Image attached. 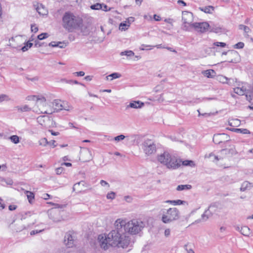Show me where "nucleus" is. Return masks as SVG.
I'll return each mask as SVG.
<instances>
[{
	"mask_svg": "<svg viewBox=\"0 0 253 253\" xmlns=\"http://www.w3.org/2000/svg\"><path fill=\"white\" fill-rule=\"evenodd\" d=\"M244 43L243 42H238L237 43L235 44L234 45V47L235 48H237V49L243 48L244 47Z\"/></svg>",
	"mask_w": 253,
	"mask_h": 253,
	"instance_id": "nucleus-50",
	"label": "nucleus"
},
{
	"mask_svg": "<svg viewBox=\"0 0 253 253\" xmlns=\"http://www.w3.org/2000/svg\"><path fill=\"white\" fill-rule=\"evenodd\" d=\"M180 217V212L176 208H170L162 213V221L165 223H169L178 220Z\"/></svg>",
	"mask_w": 253,
	"mask_h": 253,
	"instance_id": "nucleus-5",
	"label": "nucleus"
},
{
	"mask_svg": "<svg viewBox=\"0 0 253 253\" xmlns=\"http://www.w3.org/2000/svg\"><path fill=\"white\" fill-rule=\"evenodd\" d=\"M237 153V152L234 147L231 148L230 149H223L221 150L219 152V154L222 155L223 158L225 156H233Z\"/></svg>",
	"mask_w": 253,
	"mask_h": 253,
	"instance_id": "nucleus-16",
	"label": "nucleus"
},
{
	"mask_svg": "<svg viewBox=\"0 0 253 253\" xmlns=\"http://www.w3.org/2000/svg\"><path fill=\"white\" fill-rule=\"evenodd\" d=\"M229 140V136L225 133L214 134L213 137V141L215 144H220L223 142Z\"/></svg>",
	"mask_w": 253,
	"mask_h": 253,
	"instance_id": "nucleus-12",
	"label": "nucleus"
},
{
	"mask_svg": "<svg viewBox=\"0 0 253 253\" xmlns=\"http://www.w3.org/2000/svg\"><path fill=\"white\" fill-rule=\"evenodd\" d=\"M100 183L102 186H107L108 188L110 187L109 184L105 180H101Z\"/></svg>",
	"mask_w": 253,
	"mask_h": 253,
	"instance_id": "nucleus-55",
	"label": "nucleus"
},
{
	"mask_svg": "<svg viewBox=\"0 0 253 253\" xmlns=\"http://www.w3.org/2000/svg\"><path fill=\"white\" fill-rule=\"evenodd\" d=\"M34 6L36 9L37 11L40 15H46L48 13V10L45 7L42 3H37L34 4Z\"/></svg>",
	"mask_w": 253,
	"mask_h": 253,
	"instance_id": "nucleus-15",
	"label": "nucleus"
},
{
	"mask_svg": "<svg viewBox=\"0 0 253 253\" xmlns=\"http://www.w3.org/2000/svg\"><path fill=\"white\" fill-rule=\"evenodd\" d=\"M234 92L240 95H243L246 92V89L244 87H236L234 88Z\"/></svg>",
	"mask_w": 253,
	"mask_h": 253,
	"instance_id": "nucleus-26",
	"label": "nucleus"
},
{
	"mask_svg": "<svg viewBox=\"0 0 253 253\" xmlns=\"http://www.w3.org/2000/svg\"><path fill=\"white\" fill-rule=\"evenodd\" d=\"M40 97V96H36V95H33V96H28V99L29 100H35L36 101H37V99H38Z\"/></svg>",
	"mask_w": 253,
	"mask_h": 253,
	"instance_id": "nucleus-56",
	"label": "nucleus"
},
{
	"mask_svg": "<svg viewBox=\"0 0 253 253\" xmlns=\"http://www.w3.org/2000/svg\"><path fill=\"white\" fill-rule=\"evenodd\" d=\"M33 45V43L28 42L25 43V45L22 47L21 50L23 52H25L27 51L29 48H31Z\"/></svg>",
	"mask_w": 253,
	"mask_h": 253,
	"instance_id": "nucleus-35",
	"label": "nucleus"
},
{
	"mask_svg": "<svg viewBox=\"0 0 253 253\" xmlns=\"http://www.w3.org/2000/svg\"><path fill=\"white\" fill-rule=\"evenodd\" d=\"M182 164L183 166H190L191 167H194L195 166V164L194 161L191 160H185L182 162Z\"/></svg>",
	"mask_w": 253,
	"mask_h": 253,
	"instance_id": "nucleus-33",
	"label": "nucleus"
},
{
	"mask_svg": "<svg viewBox=\"0 0 253 253\" xmlns=\"http://www.w3.org/2000/svg\"><path fill=\"white\" fill-rule=\"evenodd\" d=\"M121 77V75L118 73H113L108 76H107L106 78L107 80H109V78H111L110 80L112 81L113 79H118Z\"/></svg>",
	"mask_w": 253,
	"mask_h": 253,
	"instance_id": "nucleus-30",
	"label": "nucleus"
},
{
	"mask_svg": "<svg viewBox=\"0 0 253 253\" xmlns=\"http://www.w3.org/2000/svg\"><path fill=\"white\" fill-rule=\"evenodd\" d=\"M134 21V18L133 17H130L127 19L126 23L127 24H129V25L130 26V24L131 23L133 22Z\"/></svg>",
	"mask_w": 253,
	"mask_h": 253,
	"instance_id": "nucleus-59",
	"label": "nucleus"
},
{
	"mask_svg": "<svg viewBox=\"0 0 253 253\" xmlns=\"http://www.w3.org/2000/svg\"><path fill=\"white\" fill-rule=\"evenodd\" d=\"M83 23L81 17L71 12H66L62 17V26L68 32L78 30Z\"/></svg>",
	"mask_w": 253,
	"mask_h": 253,
	"instance_id": "nucleus-3",
	"label": "nucleus"
},
{
	"mask_svg": "<svg viewBox=\"0 0 253 253\" xmlns=\"http://www.w3.org/2000/svg\"><path fill=\"white\" fill-rule=\"evenodd\" d=\"M16 108L20 112H28L31 110V108L27 105H25L23 106H17Z\"/></svg>",
	"mask_w": 253,
	"mask_h": 253,
	"instance_id": "nucleus-28",
	"label": "nucleus"
},
{
	"mask_svg": "<svg viewBox=\"0 0 253 253\" xmlns=\"http://www.w3.org/2000/svg\"><path fill=\"white\" fill-rule=\"evenodd\" d=\"M49 217L54 222H59L63 220L61 211L57 209H51L48 213Z\"/></svg>",
	"mask_w": 253,
	"mask_h": 253,
	"instance_id": "nucleus-11",
	"label": "nucleus"
},
{
	"mask_svg": "<svg viewBox=\"0 0 253 253\" xmlns=\"http://www.w3.org/2000/svg\"><path fill=\"white\" fill-rule=\"evenodd\" d=\"M213 45L216 46H221L222 47H224L226 46V43L222 42H215L213 43Z\"/></svg>",
	"mask_w": 253,
	"mask_h": 253,
	"instance_id": "nucleus-54",
	"label": "nucleus"
},
{
	"mask_svg": "<svg viewBox=\"0 0 253 253\" xmlns=\"http://www.w3.org/2000/svg\"><path fill=\"white\" fill-rule=\"evenodd\" d=\"M208 157L209 158L213 157V160H212V161L214 162H216L218 161H219V160H221V159H223V157L222 155H221L220 154L219 155L216 156L212 153L209 154V156Z\"/></svg>",
	"mask_w": 253,
	"mask_h": 253,
	"instance_id": "nucleus-29",
	"label": "nucleus"
},
{
	"mask_svg": "<svg viewBox=\"0 0 253 253\" xmlns=\"http://www.w3.org/2000/svg\"><path fill=\"white\" fill-rule=\"evenodd\" d=\"M158 160L162 164L165 165L168 168L175 169L180 166L181 161L174 157H172L168 152H165L158 157Z\"/></svg>",
	"mask_w": 253,
	"mask_h": 253,
	"instance_id": "nucleus-4",
	"label": "nucleus"
},
{
	"mask_svg": "<svg viewBox=\"0 0 253 253\" xmlns=\"http://www.w3.org/2000/svg\"><path fill=\"white\" fill-rule=\"evenodd\" d=\"M115 224L119 229L123 230L125 234L128 233L131 235L138 234L145 226L144 222L138 219H132L127 222L122 219H118Z\"/></svg>",
	"mask_w": 253,
	"mask_h": 253,
	"instance_id": "nucleus-2",
	"label": "nucleus"
},
{
	"mask_svg": "<svg viewBox=\"0 0 253 253\" xmlns=\"http://www.w3.org/2000/svg\"><path fill=\"white\" fill-rule=\"evenodd\" d=\"M129 27V24H127L126 21H125V22L121 23L119 26V29L121 31H125Z\"/></svg>",
	"mask_w": 253,
	"mask_h": 253,
	"instance_id": "nucleus-34",
	"label": "nucleus"
},
{
	"mask_svg": "<svg viewBox=\"0 0 253 253\" xmlns=\"http://www.w3.org/2000/svg\"><path fill=\"white\" fill-rule=\"evenodd\" d=\"M163 89V87L161 85H157L154 88V91L155 92H159L161 91Z\"/></svg>",
	"mask_w": 253,
	"mask_h": 253,
	"instance_id": "nucleus-52",
	"label": "nucleus"
},
{
	"mask_svg": "<svg viewBox=\"0 0 253 253\" xmlns=\"http://www.w3.org/2000/svg\"><path fill=\"white\" fill-rule=\"evenodd\" d=\"M101 6H102V4L97 3L91 5L90 6V8L92 9L99 10V9H101V8H102Z\"/></svg>",
	"mask_w": 253,
	"mask_h": 253,
	"instance_id": "nucleus-44",
	"label": "nucleus"
},
{
	"mask_svg": "<svg viewBox=\"0 0 253 253\" xmlns=\"http://www.w3.org/2000/svg\"><path fill=\"white\" fill-rule=\"evenodd\" d=\"M182 19L184 24H187L191 27V25L193 24L192 22L193 20L192 13L186 11H183Z\"/></svg>",
	"mask_w": 253,
	"mask_h": 253,
	"instance_id": "nucleus-13",
	"label": "nucleus"
},
{
	"mask_svg": "<svg viewBox=\"0 0 253 253\" xmlns=\"http://www.w3.org/2000/svg\"><path fill=\"white\" fill-rule=\"evenodd\" d=\"M53 112L54 111H59L61 110L70 111L72 109V107L68 105L65 102L62 101L60 100H55L53 102V109H52Z\"/></svg>",
	"mask_w": 253,
	"mask_h": 253,
	"instance_id": "nucleus-8",
	"label": "nucleus"
},
{
	"mask_svg": "<svg viewBox=\"0 0 253 253\" xmlns=\"http://www.w3.org/2000/svg\"><path fill=\"white\" fill-rule=\"evenodd\" d=\"M58 45L57 46V47H59L61 48H65V46H66V44L65 43L61 42H58Z\"/></svg>",
	"mask_w": 253,
	"mask_h": 253,
	"instance_id": "nucleus-58",
	"label": "nucleus"
},
{
	"mask_svg": "<svg viewBox=\"0 0 253 253\" xmlns=\"http://www.w3.org/2000/svg\"><path fill=\"white\" fill-rule=\"evenodd\" d=\"M64 242L67 247H72L74 245L73 237L70 233H66L64 237Z\"/></svg>",
	"mask_w": 253,
	"mask_h": 253,
	"instance_id": "nucleus-17",
	"label": "nucleus"
},
{
	"mask_svg": "<svg viewBox=\"0 0 253 253\" xmlns=\"http://www.w3.org/2000/svg\"><path fill=\"white\" fill-rule=\"evenodd\" d=\"M211 32L219 33L221 32V29L219 27H212L211 29Z\"/></svg>",
	"mask_w": 253,
	"mask_h": 253,
	"instance_id": "nucleus-51",
	"label": "nucleus"
},
{
	"mask_svg": "<svg viewBox=\"0 0 253 253\" xmlns=\"http://www.w3.org/2000/svg\"><path fill=\"white\" fill-rule=\"evenodd\" d=\"M208 209L212 214L215 213L217 210V207L215 205H211L209 206Z\"/></svg>",
	"mask_w": 253,
	"mask_h": 253,
	"instance_id": "nucleus-43",
	"label": "nucleus"
},
{
	"mask_svg": "<svg viewBox=\"0 0 253 253\" xmlns=\"http://www.w3.org/2000/svg\"><path fill=\"white\" fill-rule=\"evenodd\" d=\"M49 141H47V139L45 138H43L39 141V144L41 145H43L44 146H46L48 143H50Z\"/></svg>",
	"mask_w": 253,
	"mask_h": 253,
	"instance_id": "nucleus-45",
	"label": "nucleus"
},
{
	"mask_svg": "<svg viewBox=\"0 0 253 253\" xmlns=\"http://www.w3.org/2000/svg\"><path fill=\"white\" fill-rule=\"evenodd\" d=\"M239 27V29L243 30L246 33H249L250 31V28L248 26H245L243 25H240Z\"/></svg>",
	"mask_w": 253,
	"mask_h": 253,
	"instance_id": "nucleus-46",
	"label": "nucleus"
},
{
	"mask_svg": "<svg viewBox=\"0 0 253 253\" xmlns=\"http://www.w3.org/2000/svg\"><path fill=\"white\" fill-rule=\"evenodd\" d=\"M10 100V98L9 96L6 94H2L0 95V103L2 102L3 101H8Z\"/></svg>",
	"mask_w": 253,
	"mask_h": 253,
	"instance_id": "nucleus-39",
	"label": "nucleus"
},
{
	"mask_svg": "<svg viewBox=\"0 0 253 253\" xmlns=\"http://www.w3.org/2000/svg\"><path fill=\"white\" fill-rule=\"evenodd\" d=\"M92 159V156L90 150L85 148H81L80 160L83 162H86Z\"/></svg>",
	"mask_w": 253,
	"mask_h": 253,
	"instance_id": "nucleus-9",
	"label": "nucleus"
},
{
	"mask_svg": "<svg viewBox=\"0 0 253 253\" xmlns=\"http://www.w3.org/2000/svg\"><path fill=\"white\" fill-rule=\"evenodd\" d=\"M197 32L203 33L206 32L210 25L207 22H196L191 25Z\"/></svg>",
	"mask_w": 253,
	"mask_h": 253,
	"instance_id": "nucleus-10",
	"label": "nucleus"
},
{
	"mask_svg": "<svg viewBox=\"0 0 253 253\" xmlns=\"http://www.w3.org/2000/svg\"><path fill=\"white\" fill-rule=\"evenodd\" d=\"M64 169L63 167H59L56 169V172L57 174H60L63 171Z\"/></svg>",
	"mask_w": 253,
	"mask_h": 253,
	"instance_id": "nucleus-57",
	"label": "nucleus"
},
{
	"mask_svg": "<svg viewBox=\"0 0 253 253\" xmlns=\"http://www.w3.org/2000/svg\"><path fill=\"white\" fill-rule=\"evenodd\" d=\"M44 116H40L37 119V122L42 126H45L44 124Z\"/></svg>",
	"mask_w": 253,
	"mask_h": 253,
	"instance_id": "nucleus-41",
	"label": "nucleus"
},
{
	"mask_svg": "<svg viewBox=\"0 0 253 253\" xmlns=\"http://www.w3.org/2000/svg\"><path fill=\"white\" fill-rule=\"evenodd\" d=\"M143 106L144 103L140 102L139 101H137L130 102L129 104L127 106V107L137 109L141 108Z\"/></svg>",
	"mask_w": 253,
	"mask_h": 253,
	"instance_id": "nucleus-19",
	"label": "nucleus"
},
{
	"mask_svg": "<svg viewBox=\"0 0 253 253\" xmlns=\"http://www.w3.org/2000/svg\"><path fill=\"white\" fill-rule=\"evenodd\" d=\"M9 138L14 144H17L19 142V137L16 135H12Z\"/></svg>",
	"mask_w": 253,
	"mask_h": 253,
	"instance_id": "nucleus-36",
	"label": "nucleus"
},
{
	"mask_svg": "<svg viewBox=\"0 0 253 253\" xmlns=\"http://www.w3.org/2000/svg\"><path fill=\"white\" fill-rule=\"evenodd\" d=\"M253 187L252 184L248 181H244L241 185L240 191L244 192L250 190Z\"/></svg>",
	"mask_w": 253,
	"mask_h": 253,
	"instance_id": "nucleus-18",
	"label": "nucleus"
},
{
	"mask_svg": "<svg viewBox=\"0 0 253 253\" xmlns=\"http://www.w3.org/2000/svg\"><path fill=\"white\" fill-rule=\"evenodd\" d=\"M202 74L209 78H212L215 75V71L212 69L203 71Z\"/></svg>",
	"mask_w": 253,
	"mask_h": 253,
	"instance_id": "nucleus-22",
	"label": "nucleus"
},
{
	"mask_svg": "<svg viewBox=\"0 0 253 253\" xmlns=\"http://www.w3.org/2000/svg\"><path fill=\"white\" fill-rule=\"evenodd\" d=\"M21 190L24 191V193L26 195L29 202L32 204L35 199L34 193L28 190H24L23 188H21Z\"/></svg>",
	"mask_w": 253,
	"mask_h": 253,
	"instance_id": "nucleus-20",
	"label": "nucleus"
},
{
	"mask_svg": "<svg viewBox=\"0 0 253 253\" xmlns=\"http://www.w3.org/2000/svg\"><path fill=\"white\" fill-rule=\"evenodd\" d=\"M115 195H116V194L115 192H111L110 193H108L107 195V198L108 199H111V200H113L114 199H115Z\"/></svg>",
	"mask_w": 253,
	"mask_h": 253,
	"instance_id": "nucleus-48",
	"label": "nucleus"
},
{
	"mask_svg": "<svg viewBox=\"0 0 253 253\" xmlns=\"http://www.w3.org/2000/svg\"><path fill=\"white\" fill-rule=\"evenodd\" d=\"M192 186L191 185H179L176 188L177 191H182L185 190H189L191 189Z\"/></svg>",
	"mask_w": 253,
	"mask_h": 253,
	"instance_id": "nucleus-27",
	"label": "nucleus"
},
{
	"mask_svg": "<svg viewBox=\"0 0 253 253\" xmlns=\"http://www.w3.org/2000/svg\"><path fill=\"white\" fill-rule=\"evenodd\" d=\"M101 7H102L101 9L103 10V11H109L110 10V8L108 9V6L106 4H102Z\"/></svg>",
	"mask_w": 253,
	"mask_h": 253,
	"instance_id": "nucleus-62",
	"label": "nucleus"
},
{
	"mask_svg": "<svg viewBox=\"0 0 253 253\" xmlns=\"http://www.w3.org/2000/svg\"><path fill=\"white\" fill-rule=\"evenodd\" d=\"M16 208H17V206L14 205H9L8 207V209L10 211L15 210L16 209Z\"/></svg>",
	"mask_w": 253,
	"mask_h": 253,
	"instance_id": "nucleus-64",
	"label": "nucleus"
},
{
	"mask_svg": "<svg viewBox=\"0 0 253 253\" xmlns=\"http://www.w3.org/2000/svg\"><path fill=\"white\" fill-rule=\"evenodd\" d=\"M31 29L32 32H33L35 33H36L38 31V27H37L33 25H31Z\"/></svg>",
	"mask_w": 253,
	"mask_h": 253,
	"instance_id": "nucleus-63",
	"label": "nucleus"
},
{
	"mask_svg": "<svg viewBox=\"0 0 253 253\" xmlns=\"http://www.w3.org/2000/svg\"><path fill=\"white\" fill-rule=\"evenodd\" d=\"M48 45L49 46H51V47H57V46L58 45V42H50L49 43Z\"/></svg>",
	"mask_w": 253,
	"mask_h": 253,
	"instance_id": "nucleus-60",
	"label": "nucleus"
},
{
	"mask_svg": "<svg viewBox=\"0 0 253 253\" xmlns=\"http://www.w3.org/2000/svg\"><path fill=\"white\" fill-rule=\"evenodd\" d=\"M84 181H81L80 182H79L76 184H75L73 186V191H76V190H77L78 192H80L81 191V189H80L79 188V186L81 185V184H83L84 185Z\"/></svg>",
	"mask_w": 253,
	"mask_h": 253,
	"instance_id": "nucleus-40",
	"label": "nucleus"
},
{
	"mask_svg": "<svg viewBox=\"0 0 253 253\" xmlns=\"http://www.w3.org/2000/svg\"><path fill=\"white\" fill-rule=\"evenodd\" d=\"M229 130L236 132H239L243 134H250L251 133V132L246 128H232V129H229Z\"/></svg>",
	"mask_w": 253,
	"mask_h": 253,
	"instance_id": "nucleus-24",
	"label": "nucleus"
},
{
	"mask_svg": "<svg viewBox=\"0 0 253 253\" xmlns=\"http://www.w3.org/2000/svg\"><path fill=\"white\" fill-rule=\"evenodd\" d=\"M201 11H204L207 13H211V10L213 11L214 10V7L212 6H205L203 8H200Z\"/></svg>",
	"mask_w": 253,
	"mask_h": 253,
	"instance_id": "nucleus-32",
	"label": "nucleus"
},
{
	"mask_svg": "<svg viewBox=\"0 0 253 253\" xmlns=\"http://www.w3.org/2000/svg\"><path fill=\"white\" fill-rule=\"evenodd\" d=\"M228 56L229 62H237L239 59V55L238 52L234 50H228Z\"/></svg>",
	"mask_w": 253,
	"mask_h": 253,
	"instance_id": "nucleus-14",
	"label": "nucleus"
},
{
	"mask_svg": "<svg viewBox=\"0 0 253 253\" xmlns=\"http://www.w3.org/2000/svg\"><path fill=\"white\" fill-rule=\"evenodd\" d=\"M217 80L222 84H227L228 78L223 75H218L217 76Z\"/></svg>",
	"mask_w": 253,
	"mask_h": 253,
	"instance_id": "nucleus-31",
	"label": "nucleus"
},
{
	"mask_svg": "<svg viewBox=\"0 0 253 253\" xmlns=\"http://www.w3.org/2000/svg\"><path fill=\"white\" fill-rule=\"evenodd\" d=\"M142 149L144 153L149 156L155 153L156 151V144L154 141L151 139H146L142 143Z\"/></svg>",
	"mask_w": 253,
	"mask_h": 253,
	"instance_id": "nucleus-7",
	"label": "nucleus"
},
{
	"mask_svg": "<svg viewBox=\"0 0 253 253\" xmlns=\"http://www.w3.org/2000/svg\"><path fill=\"white\" fill-rule=\"evenodd\" d=\"M165 203H169L172 204L173 205H188V203L185 201H182L181 200H167L165 201Z\"/></svg>",
	"mask_w": 253,
	"mask_h": 253,
	"instance_id": "nucleus-21",
	"label": "nucleus"
},
{
	"mask_svg": "<svg viewBox=\"0 0 253 253\" xmlns=\"http://www.w3.org/2000/svg\"><path fill=\"white\" fill-rule=\"evenodd\" d=\"M120 55L122 56L126 55L130 57L134 55V52L131 50H126L121 52Z\"/></svg>",
	"mask_w": 253,
	"mask_h": 253,
	"instance_id": "nucleus-37",
	"label": "nucleus"
},
{
	"mask_svg": "<svg viewBox=\"0 0 253 253\" xmlns=\"http://www.w3.org/2000/svg\"><path fill=\"white\" fill-rule=\"evenodd\" d=\"M36 106L34 108V111L39 114H51L53 111L51 108L47 105L46 99L44 97L40 96L38 99H37Z\"/></svg>",
	"mask_w": 253,
	"mask_h": 253,
	"instance_id": "nucleus-6",
	"label": "nucleus"
},
{
	"mask_svg": "<svg viewBox=\"0 0 253 253\" xmlns=\"http://www.w3.org/2000/svg\"><path fill=\"white\" fill-rule=\"evenodd\" d=\"M212 212H211L209 209L206 210L205 212L202 215V220L203 221H206L212 215Z\"/></svg>",
	"mask_w": 253,
	"mask_h": 253,
	"instance_id": "nucleus-23",
	"label": "nucleus"
},
{
	"mask_svg": "<svg viewBox=\"0 0 253 253\" xmlns=\"http://www.w3.org/2000/svg\"><path fill=\"white\" fill-rule=\"evenodd\" d=\"M240 232L243 235L248 236L251 233L250 229L248 226H243L241 228Z\"/></svg>",
	"mask_w": 253,
	"mask_h": 253,
	"instance_id": "nucleus-25",
	"label": "nucleus"
},
{
	"mask_svg": "<svg viewBox=\"0 0 253 253\" xmlns=\"http://www.w3.org/2000/svg\"><path fill=\"white\" fill-rule=\"evenodd\" d=\"M125 138V136L123 134L119 135L117 136L114 138V140L117 141H119L120 140H124Z\"/></svg>",
	"mask_w": 253,
	"mask_h": 253,
	"instance_id": "nucleus-53",
	"label": "nucleus"
},
{
	"mask_svg": "<svg viewBox=\"0 0 253 253\" xmlns=\"http://www.w3.org/2000/svg\"><path fill=\"white\" fill-rule=\"evenodd\" d=\"M78 30H80L84 35H87L89 33L87 28L86 27H84L83 24Z\"/></svg>",
	"mask_w": 253,
	"mask_h": 253,
	"instance_id": "nucleus-42",
	"label": "nucleus"
},
{
	"mask_svg": "<svg viewBox=\"0 0 253 253\" xmlns=\"http://www.w3.org/2000/svg\"><path fill=\"white\" fill-rule=\"evenodd\" d=\"M114 225L115 229L111 231L107 236L99 235L98 237L100 245L104 250L107 249L109 246L124 249L127 248L130 243L129 237L125 235L123 230L119 229L115 223Z\"/></svg>",
	"mask_w": 253,
	"mask_h": 253,
	"instance_id": "nucleus-1",
	"label": "nucleus"
},
{
	"mask_svg": "<svg viewBox=\"0 0 253 253\" xmlns=\"http://www.w3.org/2000/svg\"><path fill=\"white\" fill-rule=\"evenodd\" d=\"M43 231V230H32L30 232V235H34L36 234H38L39 233H40L41 232H42Z\"/></svg>",
	"mask_w": 253,
	"mask_h": 253,
	"instance_id": "nucleus-61",
	"label": "nucleus"
},
{
	"mask_svg": "<svg viewBox=\"0 0 253 253\" xmlns=\"http://www.w3.org/2000/svg\"><path fill=\"white\" fill-rule=\"evenodd\" d=\"M240 123V121L238 119L233 120L232 121V122H229V125L231 126H234L233 125V124H234L235 126H237L239 125Z\"/></svg>",
	"mask_w": 253,
	"mask_h": 253,
	"instance_id": "nucleus-49",
	"label": "nucleus"
},
{
	"mask_svg": "<svg viewBox=\"0 0 253 253\" xmlns=\"http://www.w3.org/2000/svg\"><path fill=\"white\" fill-rule=\"evenodd\" d=\"M237 82V79L228 78L227 84L231 86L236 85V83Z\"/></svg>",
	"mask_w": 253,
	"mask_h": 253,
	"instance_id": "nucleus-38",
	"label": "nucleus"
},
{
	"mask_svg": "<svg viewBox=\"0 0 253 253\" xmlns=\"http://www.w3.org/2000/svg\"><path fill=\"white\" fill-rule=\"evenodd\" d=\"M48 36V35L46 33H43L41 34L38 36V39L40 40H42L45 39V38H47Z\"/></svg>",
	"mask_w": 253,
	"mask_h": 253,
	"instance_id": "nucleus-47",
	"label": "nucleus"
}]
</instances>
